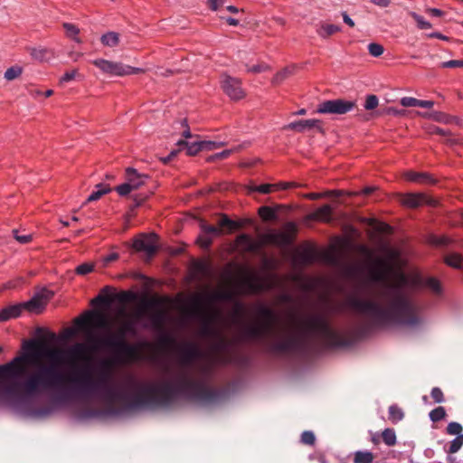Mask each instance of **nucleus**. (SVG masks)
<instances>
[{"label":"nucleus","instance_id":"nucleus-1","mask_svg":"<svg viewBox=\"0 0 463 463\" xmlns=\"http://www.w3.org/2000/svg\"><path fill=\"white\" fill-rule=\"evenodd\" d=\"M90 349L83 343H76L67 349L49 348L45 345L43 357H47L49 363L38 364L22 382L3 385L2 392L11 399L22 401L55 390L58 392L53 400L60 404L75 397L98 395L107 401L123 402L129 409L151 405L165 406L178 398L210 403L227 394L224 390L208 387L203 381L193 379L187 371L180 372L176 381L162 385L144 383L129 376L125 381V387L135 391L134 393H129L125 388L110 383V374L103 370L108 367L106 362L100 363L97 379H92L91 367L86 365L71 377L70 386L62 388L64 376L58 365L65 361L82 358Z\"/></svg>","mask_w":463,"mask_h":463},{"label":"nucleus","instance_id":"nucleus-2","mask_svg":"<svg viewBox=\"0 0 463 463\" xmlns=\"http://www.w3.org/2000/svg\"><path fill=\"white\" fill-rule=\"evenodd\" d=\"M255 311L260 320L244 326L241 328L240 339L245 342H263L267 353H304L309 348V337L320 338L329 348L348 345L347 341L340 336L328 319L321 314L307 316L303 320L302 327L285 340L268 343L267 336L272 332L278 316L272 308L264 304H258Z\"/></svg>","mask_w":463,"mask_h":463},{"label":"nucleus","instance_id":"nucleus-3","mask_svg":"<svg viewBox=\"0 0 463 463\" xmlns=\"http://www.w3.org/2000/svg\"><path fill=\"white\" fill-rule=\"evenodd\" d=\"M394 283H385L382 296L386 302L383 306L373 299H363L350 296L347 306L355 312L370 317L372 325L378 327L391 326L417 327L423 324L420 308L406 293L407 288H415L420 284V278H410L402 272L395 276Z\"/></svg>","mask_w":463,"mask_h":463},{"label":"nucleus","instance_id":"nucleus-4","mask_svg":"<svg viewBox=\"0 0 463 463\" xmlns=\"http://www.w3.org/2000/svg\"><path fill=\"white\" fill-rule=\"evenodd\" d=\"M136 325L132 320L122 323L115 333H109L101 336H90L92 343L91 349H106L111 352L116 362H122L126 358L133 357L137 353V347L126 340L127 335H136Z\"/></svg>","mask_w":463,"mask_h":463},{"label":"nucleus","instance_id":"nucleus-5","mask_svg":"<svg viewBox=\"0 0 463 463\" xmlns=\"http://www.w3.org/2000/svg\"><path fill=\"white\" fill-rule=\"evenodd\" d=\"M45 343L41 340L31 339L23 344V354L15 356L10 362L0 365V383H12L25 373L23 364H33L35 360L43 357Z\"/></svg>","mask_w":463,"mask_h":463},{"label":"nucleus","instance_id":"nucleus-6","mask_svg":"<svg viewBox=\"0 0 463 463\" xmlns=\"http://www.w3.org/2000/svg\"><path fill=\"white\" fill-rule=\"evenodd\" d=\"M151 310L147 317L149 320V326L153 329H161L167 320V313L163 308V300L159 298H143L140 301L139 308L136 316L137 317H143L145 311Z\"/></svg>","mask_w":463,"mask_h":463},{"label":"nucleus","instance_id":"nucleus-7","mask_svg":"<svg viewBox=\"0 0 463 463\" xmlns=\"http://www.w3.org/2000/svg\"><path fill=\"white\" fill-rule=\"evenodd\" d=\"M233 298L234 293L231 290L216 291L211 294H198L189 299L188 307L191 314L195 315L203 306L217 301H232Z\"/></svg>","mask_w":463,"mask_h":463},{"label":"nucleus","instance_id":"nucleus-8","mask_svg":"<svg viewBox=\"0 0 463 463\" xmlns=\"http://www.w3.org/2000/svg\"><path fill=\"white\" fill-rule=\"evenodd\" d=\"M355 107V102L353 100H346L342 99H329L320 103L317 109L319 114H337L343 115Z\"/></svg>","mask_w":463,"mask_h":463},{"label":"nucleus","instance_id":"nucleus-9","mask_svg":"<svg viewBox=\"0 0 463 463\" xmlns=\"http://www.w3.org/2000/svg\"><path fill=\"white\" fill-rule=\"evenodd\" d=\"M222 91L232 99L240 100L245 97V91L240 79L222 74L220 80Z\"/></svg>","mask_w":463,"mask_h":463},{"label":"nucleus","instance_id":"nucleus-10","mask_svg":"<svg viewBox=\"0 0 463 463\" xmlns=\"http://www.w3.org/2000/svg\"><path fill=\"white\" fill-rule=\"evenodd\" d=\"M52 291L43 288L40 292H37L28 301L22 302L23 311L26 310L30 313L40 314L45 308L47 302L52 297Z\"/></svg>","mask_w":463,"mask_h":463},{"label":"nucleus","instance_id":"nucleus-11","mask_svg":"<svg viewBox=\"0 0 463 463\" xmlns=\"http://www.w3.org/2000/svg\"><path fill=\"white\" fill-rule=\"evenodd\" d=\"M399 202L400 203L407 208H418L422 204H428L430 206H434L436 202L429 198L426 194L421 193H408V194H399Z\"/></svg>","mask_w":463,"mask_h":463},{"label":"nucleus","instance_id":"nucleus-12","mask_svg":"<svg viewBox=\"0 0 463 463\" xmlns=\"http://www.w3.org/2000/svg\"><path fill=\"white\" fill-rule=\"evenodd\" d=\"M156 236L155 234H141L133 241V249L138 252H145L147 257H153L157 251Z\"/></svg>","mask_w":463,"mask_h":463},{"label":"nucleus","instance_id":"nucleus-13","mask_svg":"<svg viewBox=\"0 0 463 463\" xmlns=\"http://www.w3.org/2000/svg\"><path fill=\"white\" fill-rule=\"evenodd\" d=\"M77 323L79 327L82 330L87 329L88 326L101 329H107L109 326L106 315L96 310L89 311L86 317L79 320Z\"/></svg>","mask_w":463,"mask_h":463},{"label":"nucleus","instance_id":"nucleus-14","mask_svg":"<svg viewBox=\"0 0 463 463\" xmlns=\"http://www.w3.org/2000/svg\"><path fill=\"white\" fill-rule=\"evenodd\" d=\"M179 360L182 365H190L194 361L203 356V353L194 343L187 342L179 346Z\"/></svg>","mask_w":463,"mask_h":463},{"label":"nucleus","instance_id":"nucleus-15","mask_svg":"<svg viewBox=\"0 0 463 463\" xmlns=\"http://www.w3.org/2000/svg\"><path fill=\"white\" fill-rule=\"evenodd\" d=\"M92 63L99 68L103 73L111 76H125V64L121 62L110 61L105 59H96Z\"/></svg>","mask_w":463,"mask_h":463},{"label":"nucleus","instance_id":"nucleus-16","mask_svg":"<svg viewBox=\"0 0 463 463\" xmlns=\"http://www.w3.org/2000/svg\"><path fill=\"white\" fill-rule=\"evenodd\" d=\"M390 271L389 264L382 259H377L369 269V277L373 282H383L387 279Z\"/></svg>","mask_w":463,"mask_h":463},{"label":"nucleus","instance_id":"nucleus-17","mask_svg":"<svg viewBox=\"0 0 463 463\" xmlns=\"http://www.w3.org/2000/svg\"><path fill=\"white\" fill-rule=\"evenodd\" d=\"M285 129L295 130L297 132L302 133L306 130H310L313 128L317 129L319 132H323L322 122L319 119L311 118V119H300L297 121L290 122L287 126L284 127Z\"/></svg>","mask_w":463,"mask_h":463},{"label":"nucleus","instance_id":"nucleus-18","mask_svg":"<svg viewBox=\"0 0 463 463\" xmlns=\"http://www.w3.org/2000/svg\"><path fill=\"white\" fill-rule=\"evenodd\" d=\"M126 180L136 190L146 183L149 176L146 174H140L133 167H128L125 172Z\"/></svg>","mask_w":463,"mask_h":463},{"label":"nucleus","instance_id":"nucleus-19","mask_svg":"<svg viewBox=\"0 0 463 463\" xmlns=\"http://www.w3.org/2000/svg\"><path fill=\"white\" fill-rule=\"evenodd\" d=\"M23 313L21 303L9 305L0 309V322H6L10 319L17 318Z\"/></svg>","mask_w":463,"mask_h":463},{"label":"nucleus","instance_id":"nucleus-20","mask_svg":"<svg viewBox=\"0 0 463 463\" xmlns=\"http://www.w3.org/2000/svg\"><path fill=\"white\" fill-rule=\"evenodd\" d=\"M332 213L333 208L329 204H324L309 213L308 218L313 221L328 222L332 220Z\"/></svg>","mask_w":463,"mask_h":463},{"label":"nucleus","instance_id":"nucleus-21","mask_svg":"<svg viewBox=\"0 0 463 463\" xmlns=\"http://www.w3.org/2000/svg\"><path fill=\"white\" fill-rule=\"evenodd\" d=\"M292 236L284 232H274L267 235V241L279 245V246H288L292 242Z\"/></svg>","mask_w":463,"mask_h":463},{"label":"nucleus","instance_id":"nucleus-22","mask_svg":"<svg viewBox=\"0 0 463 463\" xmlns=\"http://www.w3.org/2000/svg\"><path fill=\"white\" fill-rule=\"evenodd\" d=\"M236 241L239 246L248 252H254L260 247V244L258 241H254L250 235L246 233L240 234L237 237Z\"/></svg>","mask_w":463,"mask_h":463},{"label":"nucleus","instance_id":"nucleus-23","mask_svg":"<svg viewBox=\"0 0 463 463\" xmlns=\"http://www.w3.org/2000/svg\"><path fill=\"white\" fill-rule=\"evenodd\" d=\"M176 145L180 149L185 148L186 154L189 156H195L198 152L203 151L201 140L193 142L178 140Z\"/></svg>","mask_w":463,"mask_h":463},{"label":"nucleus","instance_id":"nucleus-24","mask_svg":"<svg viewBox=\"0 0 463 463\" xmlns=\"http://www.w3.org/2000/svg\"><path fill=\"white\" fill-rule=\"evenodd\" d=\"M280 205H277L276 207L271 206H261L258 210V213L260 217L265 221H274L278 218V211L280 209Z\"/></svg>","mask_w":463,"mask_h":463},{"label":"nucleus","instance_id":"nucleus-25","mask_svg":"<svg viewBox=\"0 0 463 463\" xmlns=\"http://www.w3.org/2000/svg\"><path fill=\"white\" fill-rule=\"evenodd\" d=\"M200 335L214 338L215 336H220V331L213 326L210 318H204L200 327Z\"/></svg>","mask_w":463,"mask_h":463},{"label":"nucleus","instance_id":"nucleus-26","mask_svg":"<svg viewBox=\"0 0 463 463\" xmlns=\"http://www.w3.org/2000/svg\"><path fill=\"white\" fill-rule=\"evenodd\" d=\"M406 178L411 182L420 184H433L435 182L434 178L427 173H417L411 171L406 174Z\"/></svg>","mask_w":463,"mask_h":463},{"label":"nucleus","instance_id":"nucleus-27","mask_svg":"<svg viewBox=\"0 0 463 463\" xmlns=\"http://www.w3.org/2000/svg\"><path fill=\"white\" fill-rule=\"evenodd\" d=\"M111 191V188L108 184H104L102 183H99L96 184L95 190L88 196L85 203L83 204H86L87 203L94 202L99 200L102 195L109 194Z\"/></svg>","mask_w":463,"mask_h":463},{"label":"nucleus","instance_id":"nucleus-28","mask_svg":"<svg viewBox=\"0 0 463 463\" xmlns=\"http://www.w3.org/2000/svg\"><path fill=\"white\" fill-rule=\"evenodd\" d=\"M341 31V27L335 24H321L317 29V33L323 39H326L331 35Z\"/></svg>","mask_w":463,"mask_h":463},{"label":"nucleus","instance_id":"nucleus-29","mask_svg":"<svg viewBox=\"0 0 463 463\" xmlns=\"http://www.w3.org/2000/svg\"><path fill=\"white\" fill-rule=\"evenodd\" d=\"M276 187H277V184H262L260 185L249 184V185H247L246 189H247V193L249 194H251L253 193L269 194L272 193L273 191H275Z\"/></svg>","mask_w":463,"mask_h":463},{"label":"nucleus","instance_id":"nucleus-30","mask_svg":"<svg viewBox=\"0 0 463 463\" xmlns=\"http://www.w3.org/2000/svg\"><path fill=\"white\" fill-rule=\"evenodd\" d=\"M109 290H110L109 287L103 288L101 292L91 300V305L94 307H97V306L109 307L112 302V298L110 296L104 295V294L108 293Z\"/></svg>","mask_w":463,"mask_h":463},{"label":"nucleus","instance_id":"nucleus-31","mask_svg":"<svg viewBox=\"0 0 463 463\" xmlns=\"http://www.w3.org/2000/svg\"><path fill=\"white\" fill-rule=\"evenodd\" d=\"M374 454L370 450H357L354 452V463H373Z\"/></svg>","mask_w":463,"mask_h":463},{"label":"nucleus","instance_id":"nucleus-32","mask_svg":"<svg viewBox=\"0 0 463 463\" xmlns=\"http://www.w3.org/2000/svg\"><path fill=\"white\" fill-rule=\"evenodd\" d=\"M241 286L249 292H257L262 289V284L255 276H250L241 281Z\"/></svg>","mask_w":463,"mask_h":463},{"label":"nucleus","instance_id":"nucleus-33","mask_svg":"<svg viewBox=\"0 0 463 463\" xmlns=\"http://www.w3.org/2000/svg\"><path fill=\"white\" fill-rule=\"evenodd\" d=\"M404 417L403 411L397 405L392 404L388 409V420L392 424H397L400 422Z\"/></svg>","mask_w":463,"mask_h":463},{"label":"nucleus","instance_id":"nucleus-34","mask_svg":"<svg viewBox=\"0 0 463 463\" xmlns=\"http://www.w3.org/2000/svg\"><path fill=\"white\" fill-rule=\"evenodd\" d=\"M100 42L104 46L115 47L119 43V34L116 32H108L100 37Z\"/></svg>","mask_w":463,"mask_h":463},{"label":"nucleus","instance_id":"nucleus-35","mask_svg":"<svg viewBox=\"0 0 463 463\" xmlns=\"http://www.w3.org/2000/svg\"><path fill=\"white\" fill-rule=\"evenodd\" d=\"M316 259L317 253L313 248H305L298 253V260L303 264H311Z\"/></svg>","mask_w":463,"mask_h":463},{"label":"nucleus","instance_id":"nucleus-36","mask_svg":"<svg viewBox=\"0 0 463 463\" xmlns=\"http://www.w3.org/2000/svg\"><path fill=\"white\" fill-rule=\"evenodd\" d=\"M382 439L385 445L392 447L397 442L395 430L392 428H386L382 432Z\"/></svg>","mask_w":463,"mask_h":463},{"label":"nucleus","instance_id":"nucleus-37","mask_svg":"<svg viewBox=\"0 0 463 463\" xmlns=\"http://www.w3.org/2000/svg\"><path fill=\"white\" fill-rule=\"evenodd\" d=\"M219 227L226 228L229 232L235 231L241 227V224L232 219H230L226 214L222 215L219 221Z\"/></svg>","mask_w":463,"mask_h":463},{"label":"nucleus","instance_id":"nucleus-38","mask_svg":"<svg viewBox=\"0 0 463 463\" xmlns=\"http://www.w3.org/2000/svg\"><path fill=\"white\" fill-rule=\"evenodd\" d=\"M200 229L202 232L208 234L213 238L221 236L222 234V231L220 229V227L207 224L203 221L200 223Z\"/></svg>","mask_w":463,"mask_h":463},{"label":"nucleus","instance_id":"nucleus-39","mask_svg":"<svg viewBox=\"0 0 463 463\" xmlns=\"http://www.w3.org/2000/svg\"><path fill=\"white\" fill-rule=\"evenodd\" d=\"M295 67H286L281 71H278L272 79L273 84H280L285 79H287L289 75L294 73Z\"/></svg>","mask_w":463,"mask_h":463},{"label":"nucleus","instance_id":"nucleus-40","mask_svg":"<svg viewBox=\"0 0 463 463\" xmlns=\"http://www.w3.org/2000/svg\"><path fill=\"white\" fill-rule=\"evenodd\" d=\"M430 420L438 422L446 417V410L442 406L436 407L429 413Z\"/></svg>","mask_w":463,"mask_h":463},{"label":"nucleus","instance_id":"nucleus-41","mask_svg":"<svg viewBox=\"0 0 463 463\" xmlns=\"http://www.w3.org/2000/svg\"><path fill=\"white\" fill-rule=\"evenodd\" d=\"M463 445V435H458L453 440H451L450 445L448 449H445L446 453L454 454L457 453Z\"/></svg>","mask_w":463,"mask_h":463},{"label":"nucleus","instance_id":"nucleus-42","mask_svg":"<svg viewBox=\"0 0 463 463\" xmlns=\"http://www.w3.org/2000/svg\"><path fill=\"white\" fill-rule=\"evenodd\" d=\"M445 262L450 267L460 269L462 265V257L456 253L449 254L445 258Z\"/></svg>","mask_w":463,"mask_h":463},{"label":"nucleus","instance_id":"nucleus-43","mask_svg":"<svg viewBox=\"0 0 463 463\" xmlns=\"http://www.w3.org/2000/svg\"><path fill=\"white\" fill-rule=\"evenodd\" d=\"M214 338L217 339V341L213 345V348L215 351H227L230 347L229 342L220 333V336H215Z\"/></svg>","mask_w":463,"mask_h":463},{"label":"nucleus","instance_id":"nucleus-44","mask_svg":"<svg viewBox=\"0 0 463 463\" xmlns=\"http://www.w3.org/2000/svg\"><path fill=\"white\" fill-rule=\"evenodd\" d=\"M23 72V69L20 66H12L8 68L5 72V78L7 80H13L18 78Z\"/></svg>","mask_w":463,"mask_h":463},{"label":"nucleus","instance_id":"nucleus-45","mask_svg":"<svg viewBox=\"0 0 463 463\" xmlns=\"http://www.w3.org/2000/svg\"><path fill=\"white\" fill-rule=\"evenodd\" d=\"M411 15L416 22L419 29L424 30L431 27V24L429 21H426L423 16L418 14L417 13L412 12Z\"/></svg>","mask_w":463,"mask_h":463},{"label":"nucleus","instance_id":"nucleus-46","mask_svg":"<svg viewBox=\"0 0 463 463\" xmlns=\"http://www.w3.org/2000/svg\"><path fill=\"white\" fill-rule=\"evenodd\" d=\"M462 430L463 428L461 424L456 421L449 422L446 429L448 434L456 435V437H458V435H463Z\"/></svg>","mask_w":463,"mask_h":463},{"label":"nucleus","instance_id":"nucleus-47","mask_svg":"<svg viewBox=\"0 0 463 463\" xmlns=\"http://www.w3.org/2000/svg\"><path fill=\"white\" fill-rule=\"evenodd\" d=\"M63 27H64L68 36L73 38V40L76 41L77 43H80V39L77 37L80 33V30L78 29V27H76L74 24H69V23H64Z\"/></svg>","mask_w":463,"mask_h":463},{"label":"nucleus","instance_id":"nucleus-48","mask_svg":"<svg viewBox=\"0 0 463 463\" xmlns=\"http://www.w3.org/2000/svg\"><path fill=\"white\" fill-rule=\"evenodd\" d=\"M53 412V408L50 406H44L36 408L32 411V415L37 418H43L51 415Z\"/></svg>","mask_w":463,"mask_h":463},{"label":"nucleus","instance_id":"nucleus-49","mask_svg":"<svg viewBox=\"0 0 463 463\" xmlns=\"http://www.w3.org/2000/svg\"><path fill=\"white\" fill-rule=\"evenodd\" d=\"M94 269V265L92 263L84 262L76 267L75 272L78 275L85 276L92 272Z\"/></svg>","mask_w":463,"mask_h":463},{"label":"nucleus","instance_id":"nucleus-50","mask_svg":"<svg viewBox=\"0 0 463 463\" xmlns=\"http://www.w3.org/2000/svg\"><path fill=\"white\" fill-rule=\"evenodd\" d=\"M428 118L441 123H448L449 121V117L446 113L439 112V111H432L430 113H428Z\"/></svg>","mask_w":463,"mask_h":463},{"label":"nucleus","instance_id":"nucleus-51","mask_svg":"<svg viewBox=\"0 0 463 463\" xmlns=\"http://www.w3.org/2000/svg\"><path fill=\"white\" fill-rule=\"evenodd\" d=\"M48 53V50L45 48H33L31 50V55L33 59L43 61L47 59L46 55Z\"/></svg>","mask_w":463,"mask_h":463},{"label":"nucleus","instance_id":"nucleus-52","mask_svg":"<svg viewBox=\"0 0 463 463\" xmlns=\"http://www.w3.org/2000/svg\"><path fill=\"white\" fill-rule=\"evenodd\" d=\"M378 104V97L376 95L371 94L366 96L364 107L366 110H373L377 108Z\"/></svg>","mask_w":463,"mask_h":463},{"label":"nucleus","instance_id":"nucleus-53","mask_svg":"<svg viewBox=\"0 0 463 463\" xmlns=\"http://www.w3.org/2000/svg\"><path fill=\"white\" fill-rule=\"evenodd\" d=\"M198 244L207 250L213 243V237L201 232V234L197 238Z\"/></svg>","mask_w":463,"mask_h":463},{"label":"nucleus","instance_id":"nucleus-54","mask_svg":"<svg viewBox=\"0 0 463 463\" xmlns=\"http://www.w3.org/2000/svg\"><path fill=\"white\" fill-rule=\"evenodd\" d=\"M368 52L372 56L379 57L383 53L384 49H383V45H381L379 43H371L368 45Z\"/></svg>","mask_w":463,"mask_h":463},{"label":"nucleus","instance_id":"nucleus-55","mask_svg":"<svg viewBox=\"0 0 463 463\" xmlns=\"http://www.w3.org/2000/svg\"><path fill=\"white\" fill-rule=\"evenodd\" d=\"M300 440L303 444L311 445V446L314 445L316 442V437H315L314 432L311 430L303 431L301 434Z\"/></svg>","mask_w":463,"mask_h":463},{"label":"nucleus","instance_id":"nucleus-56","mask_svg":"<svg viewBox=\"0 0 463 463\" xmlns=\"http://www.w3.org/2000/svg\"><path fill=\"white\" fill-rule=\"evenodd\" d=\"M430 396L436 403H442L445 402L443 392L439 387H433L430 392Z\"/></svg>","mask_w":463,"mask_h":463},{"label":"nucleus","instance_id":"nucleus-57","mask_svg":"<svg viewBox=\"0 0 463 463\" xmlns=\"http://www.w3.org/2000/svg\"><path fill=\"white\" fill-rule=\"evenodd\" d=\"M115 190L120 196H127L130 194L134 189L131 187V184L126 180L125 183L115 187Z\"/></svg>","mask_w":463,"mask_h":463},{"label":"nucleus","instance_id":"nucleus-58","mask_svg":"<svg viewBox=\"0 0 463 463\" xmlns=\"http://www.w3.org/2000/svg\"><path fill=\"white\" fill-rule=\"evenodd\" d=\"M201 142H202L203 150H207V151L221 147L224 145L223 142H216V141H210V140H201Z\"/></svg>","mask_w":463,"mask_h":463},{"label":"nucleus","instance_id":"nucleus-59","mask_svg":"<svg viewBox=\"0 0 463 463\" xmlns=\"http://www.w3.org/2000/svg\"><path fill=\"white\" fill-rule=\"evenodd\" d=\"M341 194L340 191L338 190H333V191H330V192H327L326 194H320V193H310V194H307L306 195L307 198L310 199V200H317L319 198H322L326 195H328V194H332V195H335V196H339Z\"/></svg>","mask_w":463,"mask_h":463},{"label":"nucleus","instance_id":"nucleus-60","mask_svg":"<svg viewBox=\"0 0 463 463\" xmlns=\"http://www.w3.org/2000/svg\"><path fill=\"white\" fill-rule=\"evenodd\" d=\"M159 345L165 347L172 346L175 344V339L168 334H163L158 339Z\"/></svg>","mask_w":463,"mask_h":463},{"label":"nucleus","instance_id":"nucleus-61","mask_svg":"<svg viewBox=\"0 0 463 463\" xmlns=\"http://www.w3.org/2000/svg\"><path fill=\"white\" fill-rule=\"evenodd\" d=\"M425 285L432 289L435 293H439L441 291L439 281L435 278L427 279Z\"/></svg>","mask_w":463,"mask_h":463},{"label":"nucleus","instance_id":"nucleus-62","mask_svg":"<svg viewBox=\"0 0 463 463\" xmlns=\"http://www.w3.org/2000/svg\"><path fill=\"white\" fill-rule=\"evenodd\" d=\"M400 103L403 107H419V99L413 97H403L401 99Z\"/></svg>","mask_w":463,"mask_h":463},{"label":"nucleus","instance_id":"nucleus-63","mask_svg":"<svg viewBox=\"0 0 463 463\" xmlns=\"http://www.w3.org/2000/svg\"><path fill=\"white\" fill-rule=\"evenodd\" d=\"M78 74V70L68 71L60 78V83L62 84L71 81L76 78Z\"/></svg>","mask_w":463,"mask_h":463},{"label":"nucleus","instance_id":"nucleus-64","mask_svg":"<svg viewBox=\"0 0 463 463\" xmlns=\"http://www.w3.org/2000/svg\"><path fill=\"white\" fill-rule=\"evenodd\" d=\"M441 68H459L463 67V60H450L440 63Z\"/></svg>","mask_w":463,"mask_h":463}]
</instances>
